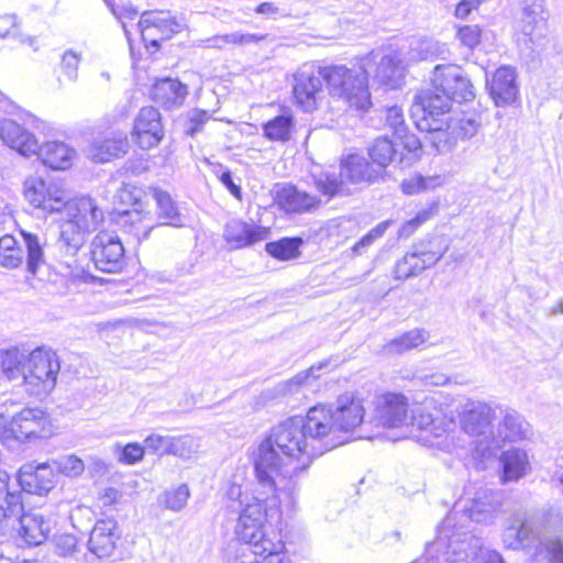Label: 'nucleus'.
<instances>
[{"label": "nucleus", "instance_id": "obj_1", "mask_svg": "<svg viewBox=\"0 0 563 563\" xmlns=\"http://www.w3.org/2000/svg\"><path fill=\"white\" fill-rule=\"evenodd\" d=\"M330 418L321 406H314L305 418L291 417L273 428L254 455L260 485L272 488L273 482H278L280 490L291 493L296 486L294 478L314 457L340 445V441L327 440Z\"/></svg>", "mask_w": 563, "mask_h": 563}, {"label": "nucleus", "instance_id": "obj_2", "mask_svg": "<svg viewBox=\"0 0 563 563\" xmlns=\"http://www.w3.org/2000/svg\"><path fill=\"white\" fill-rule=\"evenodd\" d=\"M44 211L60 213L59 238L56 246L62 260L69 266L73 258L82 247L86 234L97 230L103 213L89 197L67 199L66 192L55 184L46 185Z\"/></svg>", "mask_w": 563, "mask_h": 563}, {"label": "nucleus", "instance_id": "obj_3", "mask_svg": "<svg viewBox=\"0 0 563 563\" xmlns=\"http://www.w3.org/2000/svg\"><path fill=\"white\" fill-rule=\"evenodd\" d=\"M378 54L372 52L363 59L358 68H349L345 65H330L323 67V77L329 93L345 102L350 108L367 111L372 107L368 90V63L376 60Z\"/></svg>", "mask_w": 563, "mask_h": 563}, {"label": "nucleus", "instance_id": "obj_4", "mask_svg": "<svg viewBox=\"0 0 563 563\" xmlns=\"http://www.w3.org/2000/svg\"><path fill=\"white\" fill-rule=\"evenodd\" d=\"M280 489L278 482H273V487H257L251 500L241 510L235 533L243 542H257L263 538L264 522L266 517L279 514Z\"/></svg>", "mask_w": 563, "mask_h": 563}, {"label": "nucleus", "instance_id": "obj_5", "mask_svg": "<svg viewBox=\"0 0 563 563\" xmlns=\"http://www.w3.org/2000/svg\"><path fill=\"white\" fill-rule=\"evenodd\" d=\"M459 418L462 430L475 439L478 452L485 454L494 450L496 409L486 402L468 399L462 405Z\"/></svg>", "mask_w": 563, "mask_h": 563}, {"label": "nucleus", "instance_id": "obj_6", "mask_svg": "<svg viewBox=\"0 0 563 563\" xmlns=\"http://www.w3.org/2000/svg\"><path fill=\"white\" fill-rule=\"evenodd\" d=\"M369 163L360 155H350L341 163L340 173L320 172L312 175L316 188L324 196L332 198L343 191L345 181L361 183L373 181Z\"/></svg>", "mask_w": 563, "mask_h": 563}, {"label": "nucleus", "instance_id": "obj_7", "mask_svg": "<svg viewBox=\"0 0 563 563\" xmlns=\"http://www.w3.org/2000/svg\"><path fill=\"white\" fill-rule=\"evenodd\" d=\"M432 85L435 90L459 103L468 102L475 98L473 84L464 75L463 69L455 64L437 65L433 69Z\"/></svg>", "mask_w": 563, "mask_h": 563}, {"label": "nucleus", "instance_id": "obj_8", "mask_svg": "<svg viewBox=\"0 0 563 563\" xmlns=\"http://www.w3.org/2000/svg\"><path fill=\"white\" fill-rule=\"evenodd\" d=\"M92 262L104 273H119L125 264V250L121 239L113 232L101 231L90 245Z\"/></svg>", "mask_w": 563, "mask_h": 563}, {"label": "nucleus", "instance_id": "obj_9", "mask_svg": "<svg viewBox=\"0 0 563 563\" xmlns=\"http://www.w3.org/2000/svg\"><path fill=\"white\" fill-rule=\"evenodd\" d=\"M320 406L331 417L328 423L330 430L327 434V440L339 441L335 435L336 431H353L363 422L365 410L362 401L351 395L345 394L338 398L335 411H332L331 408H328L324 405ZM340 444H342L344 441L340 440Z\"/></svg>", "mask_w": 563, "mask_h": 563}, {"label": "nucleus", "instance_id": "obj_10", "mask_svg": "<svg viewBox=\"0 0 563 563\" xmlns=\"http://www.w3.org/2000/svg\"><path fill=\"white\" fill-rule=\"evenodd\" d=\"M147 48L158 51L159 42L181 31L183 24L169 11H146L137 23Z\"/></svg>", "mask_w": 563, "mask_h": 563}, {"label": "nucleus", "instance_id": "obj_11", "mask_svg": "<svg viewBox=\"0 0 563 563\" xmlns=\"http://www.w3.org/2000/svg\"><path fill=\"white\" fill-rule=\"evenodd\" d=\"M25 367L24 383H42L45 389H51L55 386L60 364L53 350L41 346L29 354Z\"/></svg>", "mask_w": 563, "mask_h": 563}, {"label": "nucleus", "instance_id": "obj_12", "mask_svg": "<svg viewBox=\"0 0 563 563\" xmlns=\"http://www.w3.org/2000/svg\"><path fill=\"white\" fill-rule=\"evenodd\" d=\"M294 96L306 112L317 109L322 98L323 67L303 66L295 74Z\"/></svg>", "mask_w": 563, "mask_h": 563}, {"label": "nucleus", "instance_id": "obj_13", "mask_svg": "<svg viewBox=\"0 0 563 563\" xmlns=\"http://www.w3.org/2000/svg\"><path fill=\"white\" fill-rule=\"evenodd\" d=\"M137 194H140V190L134 194L129 189V187H124L120 191V198L123 200L125 199V196H129L133 198V205L135 207H141ZM114 221L124 232L132 234L137 241L147 239L150 232L158 225L150 211H144L139 208L118 211Z\"/></svg>", "mask_w": 563, "mask_h": 563}, {"label": "nucleus", "instance_id": "obj_14", "mask_svg": "<svg viewBox=\"0 0 563 563\" xmlns=\"http://www.w3.org/2000/svg\"><path fill=\"white\" fill-rule=\"evenodd\" d=\"M411 114L417 129L433 133L432 142L439 152H446L451 148L445 130L449 125V113L412 106Z\"/></svg>", "mask_w": 563, "mask_h": 563}, {"label": "nucleus", "instance_id": "obj_15", "mask_svg": "<svg viewBox=\"0 0 563 563\" xmlns=\"http://www.w3.org/2000/svg\"><path fill=\"white\" fill-rule=\"evenodd\" d=\"M374 422L386 428H399L408 424V402L401 394H385L377 397Z\"/></svg>", "mask_w": 563, "mask_h": 563}, {"label": "nucleus", "instance_id": "obj_16", "mask_svg": "<svg viewBox=\"0 0 563 563\" xmlns=\"http://www.w3.org/2000/svg\"><path fill=\"white\" fill-rule=\"evenodd\" d=\"M446 251L448 246L439 243L434 247H422L406 254L395 265V277L397 279H407L422 273L424 269L435 265Z\"/></svg>", "mask_w": 563, "mask_h": 563}, {"label": "nucleus", "instance_id": "obj_17", "mask_svg": "<svg viewBox=\"0 0 563 563\" xmlns=\"http://www.w3.org/2000/svg\"><path fill=\"white\" fill-rule=\"evenodd\" d=\"M10 521L18 523L19 537L30 547L44 543L51 532V522L38 512H24L21 503V511L16 516H7L2 526Z\"/></svg>", "mask_w": 563, "mask_h": 563}, {"label": "nucleus", "instance_id": "obj_18", "mask_svg": "<svg viewBox=\"0 0 563 563\" xmlns=\"http://www.w3.org/2000/svg\"><path fill=\"white\" fill-rule=\"evenodd\" d=\"M18 482L21 488L30 494L44 495L55 486V473L49 462L34 464L27 463L21 466L18 473Z\"/></svg>", "mask_w": 563, "mask_h": 563}, {"label": "nucleus", "instance_id": "obj_19", "mask_svg": "<svg viewBox=\"0 0 563 563\" xmlns=\"http://www.w3.org/2000/svg\"><path fill=\"white\" fill-rule=\"evenodd\" d=\"M133 135L141 148L157 146L164 136L161 113L153 107H143L134 120Z\"/></svg>", "mask_w": 563, "mask_h": 563}, {"label": "nucleus", "instance_id": "obj_20", "mask_svg": "<svg viewBox=\"0 0 563 563\" xmlns=\"http://www.w3.org/2000/svg\"><path fill=\"white\" fill-rule=\"evenodd\" d=\"M47 417L37 408H25L11 419V439L25 441L46 437Z\"/></svg>", "mask_w": 563, "mask_h": 563}, {"label": "nucleus", "instance_id": "obj_21", "mask_svg": "<svg viewBox=\"0 0 563 563\" xmlns=\"http://www.w3.org/2000/svg\"><path fill=\"white\" fill-rule=\"evenodd\" d=\"M489 96L497 107H506L514 103L519 93L517 75L512 67L501 66L487 79Z\"/></svg>", "mask_w": 563, "mask_h": 563}, {"label": "nucleus", "instance_id": "obj_22", "mask_svg": "<svg viewBox=\"0 0 563 563\" xmlns=\"http://www.w3.org/2000/svg\"><path fill=\"white\" fill-rule=\"evenodd\" d=\"M119 539L120 533L115 520H98L90 532L88 548L96 556L108 558L114 552Z\"/></svg>", "mask_w": 563, "mask_h": 563}, {"label": "nucleus", "instance_id": "obj_23", "mask_svg": "<svg viewBox=\"0 0 563 563\" xmlns=\"http://www.w3.org/2000/svg\"><path fill=\"white\" fill-rule=\"evenodd\" d=\"M265 238V229L238 219L228 221L223 230V239L232 249L236 250L249 247Z\"/></svg>", "mask_w": 563, "mask_h": 563}, {"label": "nucleus", "instance_id": "obj_24", "mask_svg": "<svg viewBox=\"0 0 563 563\" xmlns=\"http://www.w3.org/2000/svg\"><path fill=\"white\" fill-rule=\"evenodd\" d=\"M130 143L125 134L96 139L87 148V156L97 163H106L128 153Z\"/></svg>", "mask_w": 563, "mask_h": 563}, {"label": "nucleus", "instance_id": "obj_25", "mask_svg": "<svg viewBox=\"0 0 563 563\" xmlns=\"http://www.w3.org/2000/svg\"><path fill=\"white\" fill-rule=\"evenodd\" d=\"M534 527L526 512H516L503 532V543L510 550L525 548L532 539Z\"/></svg>", "mask_w": 563, "mask_h": 563}, {"label": "nucleus", "instance_id": "obj_26", "mask_svg": "<svg viewBox=\"0 0 563 563\" xmlns=\"http://www.w3.org/2000/svg\"><path fill=\"white\" fill-rule=\"evenodd\" d=\"M277 205L286 212H310L319 208L321 200L297 187L287 185L276 194Z\"/></svg>", "mask_w": 563, "mask_h": 563}, {"label": "nucleus", "instance_id": "obj_27", "mask_svg": "<svg viewBox=\"0 0 563 563\" xmlns=\"http://www.w3.org/2000/svg\"><path fill=\"white\" fill-rule=\"evenodd\" d=\"M530 433V424L515 410H506L495 431L494 450L501 443L523 440Z\"/></svg>", "mask_w": 563, "mask_h": 563}, {"label": "nucleus", "instance_id": "obj_28", "mask_svg": "<svg viewBox=\"0 0 563 563\" xmlns=\"http://www.w3.org/2000/svg\"><path fill=\"white\" fill-rule=\"evenodd\" d=\"M0 137L8 146L23 155L35 154L37 140L22 125L12 120H5L0 126Z\"/></svg>", "mask_w": 563, "mask_h": 563}, {"label": "nucleus", "instance_id": "obj_29", "mask_svg": "<svg viewBox=\"0 0 563 563\" xmlns=\"http://www.w3.org/2000/svg\"><path fill=\"white\" fill-rule=\"evenodd\" d=\"M18 242L23 250V263L25 262L26 264L27 273L36 276L38 271L46 264L45 240L35 233L21 230Z\"/></svg>", "mask_w": 563, "mask_h": 563}, {"label": "nucleus", "instance_id": "obj_30", "mask_svg": "<svg viewBox=\"0 0 563 563\" xmlns=\"http://www.w3.org/2000/svg\"><path fill=\"white\" fill-rule=\"evenodd\" d=\"M385 125L394 136L400 140L404 148L411 154L421 150V142L415 135L408 132V125L405 121L404 111L398 106L387 107L385 110Z\"/></svg>", "mask_w": 563, "mask_h": 563}, {"label": "nucleus", "instance_id": "obj_31", "mask_svg": "<svg viewBox=\"0 0 563 563\" xmlns=\"http://www.w3.org/2000/svg\"><path fill=\"white\" fill-rule=\"evenodd\" d=\"M503 494L499 490L479 489L467 508L468 516L473 521H490L501 507Z\"/></svg>", "mask_w": 563, "mask_h": 563}, {"label": "nucleus", "instance_id": "obj_32", "mask_svg": "<svg viewBox=\"0 0 563 563\" xmlns=\"http://www.w3.org/2000/svg\"><path fill=\"white\" fill-rule=\"evenodd\" d=\"M406 64L399 54L394 52L379 58L375 70V80L390 89H396L401 85L405 76Z\"/></svg>", "mask_w": 563, "mask_h": 563}, {"label": "nucleus", "instance_id": "obj_33", "mask_svg": "<svg viewBox=\"0 0 563 563\" xmlns=\"http://www.w3.org/2000/svg\"><path fill=\"white\" fill-rule=\"evenodd\" d=\"M35 154L52 169H66L71 165L75 151L64 142L51 141L37 144Z\"/></svg>", "mask_w": 563, "mask_h": 563}, {"label": "nucleus", "instance_id": "obj_34", "mask_svg": "<svg viewBox=\"0 0 563 563\" xmlns=\"http://www.w3.org/2000/svg\"><path fill=\"white\" fill-rule=\"evenodd\" d=\"M188 93L187 87L177 79L164 78L153 87V99L170 109L183 104Z\"/></svg>", "mask_w": 563, "mask_h": 563}, {"label": "nucleus", "instance_id": "obj_35", "mask_svg": "<svg viewBox=\"0 0 563 563\" xmlns=\"http://www.w3.org/2000/svg\"><path fill=\"white\" fill-rule=\"evenodd\" d=\"M503 465V481H518L526 475L529 462L527 453L520 449H511L504 452L500 456Z\"/></svg>", "mask_w": 563, "mask_h": 563}, {"label": "nucleus", "instance_id": "obj_36", "mask_svg": "<svg viewBox=\"0 0 563 563\" xmlns=\"http://www.w3.org/2000/svg\"><path fill=\"white\" fill-rule=\"evenodd\" d=\"M10 476L0 470V529L7 516H16L21 511V494L9 490Z\"/></svg>", "mask_w": 563, "mask_h": 563}, {"label": "nucleus", "instance_id": "obj_37", "mask_svg": "<svg viewBox=\"0 0 563 563\" xmlns=\"http://www.w3.org/2000/svg\"><path fill=\"white\" fill-rule=\"evenodd\" d=\"M544 22V15H520L517 21L518 43L523 45L526 49L532 51Z\"/></svg>", "mask_w": 563, "mask_h": 563}, {"label": "nucleus", "instance_id": "obj_38", "mask_svg": "<svg viewBox=\"0 0 563 563\" xmlns=\"http://www.w3.org/2000/svg\"><path fill=\"white\" fill-rule=\"evenodd\" d=\"M368 155L373 163L380 168L388 166L390 163L398 161L404 162L402 154H398L395 144L388 137H378L368 148Z\"/></svg>", "mask_w": 563, "mask_h": 563}, {"label": "nucleus", "instance_id": "obj_39", "mask_svg": "<svg viewBox=\"0 0 563 563\" xmlns=\"http://www.w3.org/2000/svg\"><path fill=\"white\" fill-rule=\"evenodd\" d=\"M153 198L156 201V206L158 209V219L163 221L162 224L180 227L181 225V217L178 211V208L170 195L162 189L154 188L153 189Z\"/></svg>", "mask_w": 563, "mask_h": 563}, {"label": "nucleus", "instance_id": "obj_40", "mask_svg": "<svg viewBox=\"0 0 563 563\" xmlns=\"http://www.w3.org/2000/svg\"><path fill=\"white\" fill-rule=\"evenodd\" d=\"M25 363V355L16 347L1 352V368L10 380L21 379L24 383Z\"/></svg>", "mask_w": 563, "mask_h": 563}, {"label": "nucleus", "instance_id": "obj_41", "mask_svg": "<svg viewBox=\"0 0 563 563\" xmlns=\"http://www.w3.org/2000/svg\"><path fill=\"white\" fill-rule=\"evenodd\" d=\"M427 332L422 329H412L399 338H396L388 342L384 346V351L387 354H402L411 349L418 347L423 344L427 340Z\"/></svg>", "mask_w": 563, "mask_h": 563}, {"label": "nucleus", "instance_id": "obj_42", "mask_svg": "<svg viewBox=\"0 0 563 563\" xmlns=\"http://www.w3.org/2000/svg\"><path fill=\"white\" fill-rule=\"evenodd\" d=\"M446 176L444 175H432L421 176L415 175L406 178L401 183V190L406 195H417L422 191L433 190L443 186L446 183Z\"/></svg>", "mask_w": 563, "mask_h": 563}, {"label": "nucleus", "instance_id": "obj_43", "mask_svg": "<svg viewBox=\"0 0 563 563\" xmlns=\"http://www.w3.org/2000/svg\"><path fill=\"white\" fill-rule=\"evenodd\" d=\"M23 264V250L18 238L5 234L0 238V265L7 268H16Z\"/></svg>", "mask_w": 563, "mask_h": 563}, {"label": "nucleus", "instance_id": "obj_44", "mask_svg": "<svg viewBox=\"0 0 563 563\" xmlns=\"http://www.w3.org/2000/svg\"><path fill=\"white\" fill-rule=\"evenodd\" d=\"M303 241L300 238H284L279 241L266 243L265 250L273 257L289 261L300 255L299 247Z\"/></svg>", "mask_w": 563, "mask_h": 563}, {"label": "nucleus", "instance_id": "obj_45", "mask_svg": "<svg viewBox=\"0 0 563 563\" xmlns=\"http://www.w3.org/2000/svg\"><path fill=\"white\" fill-rule=\"evenodd\" d=\"M531 563H563V541L561 538H545L540 542Z\"/></svg>", "mask_w": 563, "mask_h": 563}, {"label": "nucleus", "instance_id": "obj_46", "mask_svg": "<svg viewBox=\"0 0 563 563\" xmlns=\"http://www.w3.org/2000/svg\"><path fill=\"white\" fill-rule=\"evenodd\" d=\"M330 360H324L316 365L310 366L307 371H302L295 375L292 378L282 382L277 385L276 390L279 395H288L297 391L303 386L310 377L318 378L317 371L328 367Z\"/></svg>", "mask_w": 563, "mask_h": 563}, {"label": "nucleus", "instance_id": "obj_47", "mask_svg": "<svg viewBox=\"0 0 563 563\" xmlns=\"http://www.w3.org/2000/svg\"><path fill=\"white\" fill-rule=\"evenodd\" d=\"M47 188L45 181L38 176H30L23 183L24 199L34 208L44 210Z\"/></svg>", "mask_w": 563, "mask_h": 563}, {"label": "nucleus", "instance_id": "obj_48", "mask_svg": "<svg viewBox=\"0 0 563 563\" xmlns=\"http://www.w3.org/2000/svg\"><path fill=\"white\" fill-rule=\"evenodd\" d=\"M451 101L452 100L446 95L434 89L433 91L428 90L418 95L412 106L449 113L451 109Z\"/></svg>", "mask_w": 563, "mask_h": 563}, {"label": "nucleus", "instance_id": "obj_49", "mask_svg": "<svg viewBox=\"0 0 563 563\" xmlns=\"http://www.w3.org/2000/svg\"><path fill=\"white\" fill-rule=\"evenodd\" d=\"M292 128V119L289 115H277L264 125L265 136L273 141H286L289 139Z\"/></svg>", "mask_w": 563, "mask_h": 563}, {"label": "nucleus", "instance_id": "obj_50", "mask_svg": "<svg viewBox=\"0 0 563 563\" xmlns=\"http://www.w3.org/2000/svg\"><path fill=\"white\" fill-rule=\"evenodd\" d=\"M198 449V440L189 434L172 437V442L169 443V454L185 460L196 454Z\"/></svg>", "mask_w": 563, "mask_h": 563}, {"label": "nucleus", "instance_id": "obj_51", "mask_svg": "<svg viewBox=\"0 0 563 563\" xmlns=\"http://www.w3.org/2000/svg\"><path fill=\"white\" fill-rule=\"evenodd\" d=\"M53 464L54 473L58 472L68 477L79 476L84 470V462L74 454L62 456L57 460L49 461Z\"/></svg>", "mask_w": 563, "mask_h": 563}, {"label": "nucleus", "instance_id": "obj_52", "mask_svg": "<svg viewBox=\"0 0 563 563\" xmlns=\"http://www.w3.org/2000/svg\"><path fill=\"white\" fill-rule=\"evenodd\" d=\"M189 496V488L186 484H181L175 489L167 490L163 495L165 508L172 511H180L186 506Z\"/></svg>", "mask_w": 563, "mask_h": 563}, {"label": "nucleus", "instance_id": "obj_53", "mask_svg": "<svg viewBox=\"0 0 563 563\" xmlns=\"http://www.w3.org/2000/svg\"><path fill=\"white\" fill-rule=\"evenodd\" d=\"M389 225V220L378 223L375 228H373L368 233H366L360 241H357L353 245L352 253L354 255L363 254L367 250V247H369L377 239L382 238L385 234Z\"/></svg>", "mask_w": 563, "mask_h": 563}, {"label": "nucleus", "instance_id": "obj_54", "mask_svg": "<svg viewBox=\"0 0 563 563\" xmlns=\"http://www.w3.org/2000/svg\"><path fill=\"white\" fill-rule=\"evenodd\" d=\"M172 442L170 435H162L158 433L150 434L145 440L146 451L157 454L165 455L169 454V443Z\"/></svg>", "mask_w": 563, "mask_h": 563}, {"label": "nucleus", "instance_id": "obj_55", "mask_svg": "<svg viewBox=\"0 0 563 563\" xmlns=\"http://www.w3.org/2000/svg\"><path fill=\"white\" fill-rule=\"evenodd\" d=\"M266 37V34L242 33L240 31L227 34L228 44L235 46L256 45L264 41Z\"/></svg>", "mask_w": 563, "mask_h": 563}, {"label": "nucleus", "instance_id": "obj_56", "mask_svg": "<svg viewBox=\"0 0 563 563\" xmlns=\"http://www.w3.org/2000/svg\"><path fill=\"white\" fill-rule=\"evenodd\" d=\"M53 542L58 555L70 556L77 551V539L74 534L62 533L56 536Z\"/></svg>", "mask_w": 563, "mask_h": 563}, {"label": "nucleus", "instance_id": "obj_57", "mask_svg": "<svg viewBox=\"0 0 563 563\" xmlns=\"http://www.w3.org/2000/svg\"><path fill=\"white\" fill-rule=\"evenodd\" d=\"M457 38L462 45L473 49L481 42V30L478 25H464L459 29Z\"/></svg>", "mask_w": 563, "mask_h": 563}, {"label": "nucleus", "instance_id": "obj_58", "mask_svg": "<svg viewBox=\"0 0 563 563\" xmlns=\"http://www.w3.org/2000/svg\"><path fill=\"white\" fill-rule=\"evenodd\" d=\"M253 545L255 554L274 555L283 551L284 544L282 542H273L266 538L265 531L263 530V538L257 542H247Z\"/></svg>", "mask_w": 563, "mask_h": 563}, {"label": "nucleus", "instance_id": "obj_59", "mask_svg": "<svg viewBox=\"0 0 563 563\" xmlns=\"http://www.w3.org/2000/svg\"><path fill=\"white\" fill-rule=\"evenodd\" d=\"M80 60V55L71 49H68L63 54L60 66L68 79L75 80L77 78V69Z\"/></svg>", "mask_w": 563, "mask_h": 563}, {"label": "nucleus", "instance_id": "obj_60", "mask_svg": "<svg viewBox=\"0 0 563 563\" xmlns=\"http://www.w3.org/2000/svg\"><path fill=\"white\" fill-rule=\"evenodd\" d=\"M145 450V445L129 443L121 450L120 461L126 464H134L143 459Z\"/></svg>", "mask_w": 563, "mask_h": 563}, {"label": "nucleus", "instance_id": "obj_61", "mask_svg": "<svg viewBox=\"0 0 563 563\" xmlns=\"http://www.w3.org/2000/svg\"><path fill=\"white\" fill-rule=\"evenodd\" d=\"M430 217H431L430 211H427V210L420 211L413 219L405 222L400 227L399 232H398L399 236L400 238H409L418 229V227L421 225L427 220H429Z\"/></svg>", "mask_w": 563, "mask_h": 563}, {"label": "nucleus", "instance_id": "obj_62", "mask_svg": "<svg viewBox=\"0 0 563 563\" xmlns=\"http://www.w3.org/2000/svg\"><path fill=\"white\" fill-rule=\"evenodd\" d=\"M455 427V422L453 418H448L445 416L438 417L437 420L433 422V424L430 427V429L427 431L431 435H433L435 439L442 438L446 433L450 432L451 429Z\"/></svg>", "mask_w": 563, "mask_h": 563}, {"label": "nucleus", "instance_id": "obj_63", "mask_svg": "<svg viewBox=\"0 0 563 563\" xmlns=\"http://www.w3.org/2000/svg\"><path fill=\"white\" fill-rule=\"evenodd\" d=\"M104 2L110 8L112 14L120 21L124 19L133 20L139 14L137 9L131 3L117 8L112 0H104Z\"/></svg>", "mask_w": 563, "mask_h": 563}, {"label": "nucleus", "instance_id": "obj_64", "mask_svg": "<svg viewBox=\"0 0 563 563\" xmlns=\"http://www.w3.org/2000/svg\"><path fill=\"white\" fill-rule=\"evenodd\" d=\"M410 420L413 426L427 432L437 418H433L431 413L421 410L412 411Z\"/></svg>", "mask_w": 563, "mask_h": 563}]
</instances>
